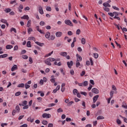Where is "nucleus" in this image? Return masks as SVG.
I'll use <instances>...</instances> for the list:
<instances>
[{"mask_svg":"<svg viewBox=\"0 0 127 127\" xmlns=\"http://www.w3.org/2000/svg\"><path fill=\"white\" fill-rule=\"evenodd\" d=\"M45 64H46V65H48V66H51V65H52L51 64V59H49V58H48L47 60H46L45 61H44Z\"/></svg>","mask_w":127,"mask_h":127,"instance_id":"f257e3e1","label":"nucleus"},{"mask_svg":"<svg viewBox=\"0 0 127 127\" xmlns=\"http://www.w3.org/2000/svg\"><path fill=\"white\" fill-rule=\"evenodd\" d=\"M42 118H46L47 119H50V118H51V115H50V114L44 113L42 115Z\"/></svg>","mask_w":127,"mask_h":127,"instance_id":"f03ea898","label":"nucleus"},{"mask_svg":"<svg viewBox=\"0 0 127 127\" xmlns=\"http://www.w3.org/2000/svg\"><path fill=\"white\" fill-rule=\"evenodd\" d=\"M64 23H65V24H66L67 25L73 26V23H72V22H71L69 19L65 20L64 21Z\"/></svg>","mask_w":127,"mask_h":127,"instance_id":"7ed1b4c3","label":"nucleus"},{"mask_svg":"<svg viewBox=\"0 0 127 127\" xmlns=\"http://www.w3.org/2000/svg\"><path fill=\"white\" fill-rule=\"evenodd\" d=\"M92 93H94V94H99V91L98 90V89L96 88H94L92 89Z\"/></svg>","mask_w":127,"mask_h":127,"instance_id":"20e7f679","label":"nucleus"},{"mask_svg":"<svg viewBox=\"0 0 127 127\" xmlns=\"http://www.w3.org/2000/svg\"><path fill=\"white\" fill-rule=\"evenodd\" d=\"M63 34V33H62V32H57L56 33V36L57 37H61Z\"/></svg>","mask_w":127,"mask_h":127,"instance_id":"39448f33","label":"nucleus"},{"mask_svg":"<svg viewBox=\"0 0 127 127\" xmlns=\"http://www.w3.org/2000/svg\"><path fill=\"white\" fill-rule=\"evenodd\" d=\"M76 56L77 57V61L81 62V61H82V57H81V56H79L78 54H76Z\"/></svg>","mask_w":127,"mask_h":127,"instance_id":"423d86ee","label":"nucleus"},{"mask_svg":"<svg viewBox=\"0 0 127 127\" xmlns=\"http://www.w3.org/2000/svg\"><path fill=\"white\" fill-rule=\"evenodd\" d=\"M67 64L68 65V68H71V66H73V61H71L70 62H67Z\"/></svg>","mask_w":127,"mask_h":127,"instance_id":"0eeeda50","label":"nucleus"},{"mask_svg":"<svg viewBox=\"0 0 127 127\" xmlns=\"http://www.w3.org/2000/svg\"><path fill=\"white\" fill-rule=\"evenodd\" d=\"M17 65L16 64H14L11 68V70L12 71V72H13V71H14V70H17Z\"/></svg>","mask_w":127,"mask_h":127,"instance_id":"6e6552de","label":"nucleus"},{"mask_svg":"<svg viewBox=\"0 0 127 127\" xmlns=\"http://www.w3.org/2000/svg\"><path fill=\"white\" fill-rule=\"evenodd\" d=\"M99 98V95H97L93 97V103H95Z\"/></svg>","mask_w":127,"mask_h":127,"instance_id":"1a4fd4ad","label":"nucleus"},{"mask_svg":"<svg viewBox=\"0 0 127 127\" xmlns=\"http://www.w3.org/2000/svg\"><path fill=\"white\" fill-rule=\"evenodd\" d=\"M39 12L40 13V14H43L44 13L43 8L41 6L39 7Z\"/></svg>","mask_w":127,"mask_h":127,"instance_id":"9d476101","label":"nucleus"},{"mask_svg":"<svg viewBox=\"0 0 127 127\" xmlns=\"http://www.w3.org/2000/svg\"><path fill=\"white\" fill-rule=\"evenodd\" d=\"M45 37L47 39H49L50 37V32H47L45 34Z\"/></svg>","mask_w":127,"mask_h":127,"instance_id":"9b49d317","label":"nucleus"},{"mask_svg":"<svg viewBox=\"0 0 127 127\" xmlns=\"http://www.w3.org/2000/svg\"><path fill=\"white\" fill-rule=\"evenodd\" d=\"M60 55L61 56H63L64 57H66V56H67V52H61L60 53Z\"/></svg>","mask_w":127,"mask_h":127,"instance_id":"f8f14e48","label":"nucleus"},{"mask_svg":"<svg viewBox=\"0 0 127 127\" xmlns=\"http://www.w3.org/2000/svg\"><path fill=\"white\" fill-rule=\"evenodd\" d=\"M21 18H23V19H27V20H28L29 19V17H28V15H25L23 17H21Z\"/></svg>","mask_w":127,"mask_h":127,"instance_id":"ddd939ff","label":"nucleus"},{"mask_svg":"<svg viewBox=\"0 0 127 127\" xmlns=\"http://www.w3.org/2000/svg\"><path fill=\"white\" fill-rule=\"evenodd\" d=\"M36 44H37V45H39V46L42 47L44 45V43H40L39 42H35Z\"/></svg>","mask_w":127,"mask_h":127,"instance_id":"4468645a","label":"nucleus"},{"mask_svg":"<svg viewBox=\"0 0 127 127\" xmlns=\"http://www.w3.org/2000/svg\"><path fill=\"white\" fill-rule=\"evenodd\" d=\"M103 5L105 7H107V6H108V7H111V5H110L109 3H107V2L104 3L103 4Z\"/></svg>","mask_w":127,"mask_h":127,"instance_id":"2eb2a0df","label":"nucleus"},{"mask_svg":"<svg viewBox=\"0 0 127 127\" xmlns=\"http://www.w3.org/2000/svg\"><path fill=\"white\" fill-rule=\"evenodd\" d=\"M8 56V55L5 54L3 55H0V58H5L6 57H7Z\"/></svg>","mask_w":127,"mask_h":127,"instance_id":"dca6fc26","label":"nucleus"},{"mask_svg":"<svg viewBox=\"0 0 127 127\" xmlns=\"http://www.w3.org/2000/svg\"><path fill=\"white\" fill-rule=\"evenodd\" d=\"M16 112L17 113H19V111H20V108H19V106L18 105H17L15 107Z\"/></svg>","mask_w":127,"mask_h":127,"instance_id":"f3484780","label":"nucleus"},{"mask_svg":"<svg viewBox=\"0 0 127 127\" xmlns=\"http://www.w3.org/2000/svg\"><path fill=\"white\" fill-rule=\"evenodd\" d=\"M18 88H24V83H20L18 85Z\"/></svg>","mask_w":127,"mask_h":127,"instance_id":"a211bd4d","label":"nucleus"},{"mask_svg":"<svg viewBox=\"0 0 127 127\" xmlns=\"http://www.w3.org/2000/svg\"><path fill=\"white\" fill-rule=\"evenodd\" d=\"M81 43L82 44L85 45L86 44V39L84 38H82L81 39Z\"/></svg>","mask_w":127,"mask_h":127,"instance_id":"6ab92c4d","label":"nucleus"},{"mask_svg":"<svg viewBox=\"0 0 127 127\" xmlns=\"http://www.w3.org/2000/svg\"><path fill=\"white\" fill-rule=\"evenodd\" d=\"M13 47V46H12V45H7L6 46V49H11V48H12Z\"/></svg>","mask_w":127,"mask_h":127,"instance_id":"aec40b11","label":"nucleus"},{"mask_svg":"<svg viewBox=\"0 0 127 127\" xmlns=\"http://www.w3.org/2000/svg\"><path fill=\"white\" fill-rule=\"evenodd\" d=\"M4 11H5L6 13H8V12H10L11 11V9L6 8L4 10Z\"/></svg>","mask_w":127,"mask_h":127,"instance_id":"412c9836","label":"nucleus"},{"mask_svg":"<svg viewBox=\"0 0 127 127\" xmlns=\"http://www.w3.org/2000/svg\"><path fill=\"white\" fill-rule=\"evenodd\" d=\"M119 117H120V118H122V119H124V122L125 123H126V124H127V119L123 117L122 115H119Z\"/></svg>","mask_w":127,"mask_h":127,"instance_id":"4be33fe9","label":"nucleus"},{"mask_svg":"<svg viewBox=\"0 0 127 127\" xmlns=\"http://www.w3.org/2000/svg\"><path fill=\"white\" fill-rule=\"evenodd\" d=\"M27 47H31V42L29 41L27 42Z\"/></svg>","mask_w":127,"mask_h":127,"instance_id":"5701e85b","label":"nucleus"},{"mask_svg":"<svg viewBox=\"0 0 127 127\" xmlns=\"http://www.w3.org/2000/svg\"><path fill=\"white\" fill-rule=\"evenodd\" d=\"M104 119H105V118L102 116H99L97 118V120H104Z\"/></svg>","mask_w":127,"mask_h":127,"instance_id":"b1692460","label":"nucleus"},{"mask_svg":"<svg viewBox=\"0 0 127 127\" xmlns=\"http://www.w3.org/2000/svg\"><path fill=\"white\" fill-rule=\"evenodd\" d=\"M78 90L76 89H74L73 90V95H76V94L78 93Z\"/></svg>","mask_w":127,"mask_h":127,"instance_id":"393cba45","label":"nucleus"},{"mask_svg":"<svg viewBox=\"0 0 127 127\" xmlns=\"http://www.w3.org/2000/svg\"><path fill=\"white\" fill-rule=\"evenodd\" d=\"M80 65H81V64H80V62L77 61L76 62V67L78 68V67H79V66H80Z\"/></svg>","mask_w":127,"mask_h":127,"instance_id":"a878e982","label":"nucleus"},{"mask_svg":"<svg viewBox=\"0 0 127 127\" xmlns=\"http://www.w3.org/2000/svg\"><path fill=\"white\" fill-rule=\"evenodd\" d=\"M55 7L57 11H59V8H58V4H55Z\"/></svg>","mask_w":127,"mask_h":127,"instance_id":"bb28decb","label":"nucleus"},{"mask_svg":"<svg viewBox=\"0 0 127 127\" xmlns=\"http://www.w3.org/2000/svg\"><path fill=\"white\" fill-rule=\"evenodd\" d=\"M13 31L14 33H16V29L14 28H11L10 29V32H12Z\"/></svg>","mask_w":127,"mask_h":127,"instance_id":"cd10ccee","label":"nucleus"},{"mask_svg":"<svg viewBox=\"0 0 127 127\" xmlns=\"http://www.w3.org/2000/svg\"><path fill=\"white\" fill-rule=\"evenodd\" d=\"M42 124H43V125L46 126L48 124V122H47V121H46V120H44L42 121Z\"/></svg>","mask_w":127,"mask_h":127,"instance_id":"c85d7f7f","label":"nucleus"},{"mask_svg":"<svg viewBox=\"0 0 127 127\" xmlns=\"http://www.w3.org/2000/svg\"><path fill=\"white\" fill-rule=\"evenodd\" d=\"M31 24V20H29L27 22V27H29V26H30Z\"/></svg>","mask_w":127,"mask_h":127,"instance_id":"c756f323","label":"nucleus"},{"mask_svg":"<svg viewBox=\"0 0 127 127\" xmlns=\"http://www.w3.org/2000/svg\"><path fill=\"white\" fill-rule=\"evenodd\" d=\"M21 94V92H20V91L17 92L15 93V96H16V97H18V96H20Z\"/></svg>","mask_w":127,"mask_h":127,"instance_id":"7c9ffc66","label":"nucleus"},{"mask_svg":"<svg viewBox=\"0 0 127 127\" xmlns=\"http://www.w3.org/2000/svg\"><path fill=\"white\" fill-rule=\"evenodd\" d=\"M58 113H63V109L62 108H60L57 110Z\"/></svg>","mask_w":127,"mask_h":127,"instance_id":"2f4dec72","label":"nucleus"},{"mask_svg":"<svg viewBox=\"0 0 127 127\" xmlns=\"http://www.w3.org/2000/svg\"><path fill=\"white\" fill-rule=\"evenodd\" d=\"M93 55H94V58H95V59H97L98 58V57H99V54H98L97 53H94Z\"/></svg>","mask_w":127,"mask_h":127,"instance_id":"473e14b6","label":"nucleus"},{"mask_svg":"<svg viewBox=\"0 0 127 127\" xmlns=\"http://www.w3.org/2000/svg\"><path fill=\"white\" fill-rule=\"evenodd\" d=\"M72 104H74V102L73 101H70L69 102H68L67 104V106L68 107H70V106L72 105Z\"/></svg>","mask_w":127,"mask_h":127,"instance_id":"72a5a7b5","label":"nucleus"},{"mask_svg":"<svg viewBox=\"0 0 127 127\" xmlns=\"http://www.w3.org/2000/svg\"><path fill=\"white\" fill-rule=\"evenodd\" d=\"M89 60L90 61L91 66H93V65H94V62L93 61V59L92 58H90L89 59Z\"/></svg>","mask_w":127,"mask_h":127,"instance_id":"f704fd0d","label":"nucleus"},{"mask_svg":"<svg viewBox=\"0 0 127 127\" xmlns=\"http://www.w3.org/2000/svg\"><path fill=\"white\" fill-rule=\"evenodd\" d=\"M121 29L122 30V31H123V33H125V31L126 32H127V28H125L124 27L123 28L122 27H121Z\"/></svg>","mask_w":127,"mask_h":127,"instance_id":"c9c22d12","label":"nucleus"},{"mask_svg":"<svg viewBox=\"0 0 127 127\" xmlns=\"http://www.w3.org/2000/svg\"><path fill=\"white\" fill-rule=\"evenodd\" d=\"M25 89H29L30 88V85L27 84V83H25Z\"/></svg>","mask_w":127,"mask_h":127,"instance_id":"e433bc0d","label":"nucleus"},{"mask_svg":"<svg viewBox=\"0 0 127 127\" xmlns=\"http://www.w3.org/2000/svg\"><path fill=\"white\" fill-rule=\"evenodd\" d=\"M26 105H27V101L25 100L23 102V104H22V106H26Z\"/></svg>","mask_w":127,"mask_h":127,"instance_id":"4c0bfd02","label":"nucleus"},{"mask_svg":"<svg viewBox=\"0 0 127 127\" xmlns=\"http://www.w3.org/2000/svg\"><path fill=\"white\" fill-rule=\"evenodd\" d=\"M22 58H23V59H28V56H27V55H23Z\"/></svg>","mask_w":127,"mask_h":127,"instance_id":"58836bf2","label":"nucleus"},{"mask_svg":"<svg viewBox=\"0 0 127 127\" xmlns=\"http://www.w3.org/2000/svg\"><path fill=\"white\" fill-rule=\"evenodd\" d=\"M55 105H56L55 103H51V104H49L48 107L49 108H51L52 107H54V106H55Z\"/></svg>","mask_w":127,"mask_h":127,"instance_id":"ea45409f","label":"nucleus"},{"mask_svg":"<svg viewBox=\"0 0 127 127\" xmlns=\"http://www.w3.org/2000/svg\"><path fill=\"white\" fill-rule=\"evenodd\" d=\"M80 33H81V30L78 29L76 30V34H77V35H79V34H80Z\"/></svg>","mask_w":127,"mask_h":127,"instance_id":"a19ab883","label":"nucleus"},{"mask_svg":"<svg viewBox=\"0 0 127 127\" xmlns=\"http://www.w3.org/2000/svg\"><path fill=\"white\" fill-rule=\"evenodd\" d=\"M83 86L84 87H86V86H88V81H85L84 82H83Z\"/></svg>","mask_w":127,"mask_h":127,"instance_id":"79ce46f5","label":"nucleus"},{"mask_svg":"<svg viewBox=\"0 0 127 127\" xmlns=\"http://www.w3.org/2000/svg\"><path fill=\"white\" fill-rule=\"evenodd\" d=\"M44 24H45V22H44V21H41L40 22V25H41V26H43V25H44Z\"/></svg>","mask_w":127,"mask_h":127,"instance_id":"37998d69","label":"nucleus"},{"mask_svg":"<svg viewBox=\"0 0 127 127\" xmlns=\"http://www.w3.org/2000/svg\"><path fill=\"white\" fill-rule=\"evenodd\" d=\"M104 10H105V11H107L108 12L110 11V8H109L108 7H104Z\"/></svg>","mask_w":127,"mask_h":127,"instance_id":"c03bdc74","label":"nucleus"},{"mask_svg":"<svg viewBox=\"0 0 127 127\" xmlns=\"http://www.w3.org/2000/svg\"><path fill=\"white\" fill-rule=\"evenodd\" d=\"M113 96H114V91H111V92H110V98H113Z\"/></svg>","mask_w":127,"mask_h":127,"instance_id":"a18cd8bd","label":"nucleus"},{"mask_svg":"<svg viewBox=\"0 0 127 127\" xmlns=\"http://www.w3.org/2000/svg\"><path fill=\"white\" fill-rule=\"evenodd\" d=\"M52 9L50 6L47 7L46 8V10H47V11H51Z\"/></svg>","mask_w":127,"mask_h":127,"instance_id":"49530a36","label":"nucleus"},{"mask_svg":"<svg viewBox=\"0 0 127 127\" xmlns=\"http://www.w3.org/2000/svg\"><path fill=\"white\" fill-rule=\"evenodd\" d=\"M108 14L109 15H110V16H111V17H114V13L109 12L108 13Z\"/></svg>","mask_w":127,"mask_h":127,"instance_id":"de8ad7c7","label":"nucleus"},{"mask_svg":"<svg viewBox=\"0 0 127 127\" xmlns=\"http://www.w3.org/2000/svg\"><path fill=\"white\" fill-rule=\"evenodd\" d=\"M32 29L31 28H29L28 30V33H29V34H30V32H32Z\"/></svg>","mask_w":127,"mask_h":127,"instance_id":"09e8293b","label":"nucleus"},{"mask_svg":"<svg viewBox=\"0 0 127 127\" xmlns=\"http://www.w3.org/2000/svg\"><path fill=\"white\" fill-rule=\"evenodd\" d=\"M1 22H2V23H6L7 21H6V20L4 19H2L1 20Z\"/></svg>","mask_w":127,"mask_h":127,"instance_id":"8fccbe9b","label":"nucleus"},{"mask_svg":"<svg viewBox=\"0 0 127 127\" xmlns=\"http://www.w3.org/2000/svg\"><path fill=\"white\" fill-rule=\"evenodd\" d=\"M112 89L114 90V91H117V87H116V86L115 85H112Z\"/></svg>","mask_w":127,"mask_h":127,"instance_id":"3c124183","label":"nucleus"},{"mask_svg":"<svg viewBox=\"0 0 127 127\" xmlns=\"http://www.w3.org/2000/svg\"><path fill=\"white\" fill-rule=\"evenodd\" d=\"M85 74H86V72H85V71L83 70L80 73V76H84V75H85Z\"/></svg>","mask_w":127,"mask_h":127,"instance_id":"603ef678","label":"nucleus"},{"mask_svg":"<svg viewBox=\"0 0 127 127\" xmlns=\"http://www.w3.org/2000/svg\"><path fill=\"white\" fill-rule=\"evenodd\" d=\"M113 8H114V9H116V10H120V8H119V7H117V6H113Z\"/></svg>","mask_w":127,"mask_h":127,"instance_id":"864d4df0","label":"nucleus"},{"mask_svg":"<svg viewBox=\"0 0 127 127\" xmlns=\"http://www.w3.org/2000/svg\"><path fill=\"white\" fill-rule=\"evenodd\" d=\"M23 118H24V115H21V116H20L18 118V120L19 121H20V120H22V119Z\"/></svg>","mask_w":127,"mask_h":127,"instance_id":"5fc2aeb1","label":"nucleus"},{"mask_svg":"<svg viewBox=\"0 0 127 127\" xmlns=\"http://www.w3.org/2000/svg\"><path fill=\"white\" fill-rule=\"evenodd\" d=\"M113 13L115 16H118L120 14V13L117 12H113Z\"/></svg>","mask_w":127,"mask_h":127,"instance_id":"6e6d98bb","label":"nucleus"},{"mask_svg":"<svg viewBox=\"0 0 127 127\" xmlns=\"http://www.w3.org/2000/svg\"><path fill=\"white\" fill-rule=\"evenodd\" d=\"M117 123L118 124V125H121V124L122 123L121 121L120 120V119H117Z\"/></svg>","mask_w":127,"mask_h":127,"instance_id":"4d7b16f0","label":"nucleus"},{"mask_svg":"<svg viewBox=\"0 0 127 127\" xmlns=\"http://www.w3.org/2000/svg\"><path fill=\"white\" fill-rule=\"evenodd\" d=\"M18 50V46L17 45L15 46L14 47V51H15V50Z\"/></svg>","mask_w":127,"mask_h":127,"instance_id":"13d9d810","label":"nucleus"},{"mask_svg":"<svg viewBox=\"0 0 127 127\" xmlns=\"http://www.w3.org/2000/svg\"><path fill=\"white\" fill-rule=\"evenodd\" d=\"M54 39H55V36L51 35V40H54Z\"/></svg>","mask_w":127,"mask_h":127,"instance_id":"bf43d9fd","label":"nucleus"},{"mask_svg":"<svg viewBox=\"0 0 127 127\" xmlns=\"http://www.w3.org/2000/svg\"><path fill=\"white\" fill-rule=\"evenodd\" d=\"M80 94H81V95H83L84 96H87V93L85 92H81Z\"/></svg>","mask_w":127,"mask_h":127,"instance_id":"052dcab7","label":"nucleus"},{"mask_svg":"<svg viewBox=\"0 0 127 127\" xmlns=\"http://www.w3.org/2000/svg\"><path fill=\"white\" fill-rule=\"evenodd\" d=\"M71 121H72V120L71 119V118H66V122H71Z\"/></svg>","mask_w":127,"mask_h":127,"instance_id":"680f3d73","label":"nucleus"},{"mask_svg":"<svg viewBox=\"0 0 127 127\" xmlns=\"http://www.w3.org/2000/svg\"><path fill=\"white\" fill-rule=\"evenodd\" d=\"M28 108V105H25V106L23 107V110H26Z\"/></svg>","mask_w":127,"mask_h":127,"instance_id":"e2e57ef3","label":"nucleus"},{"mask_svg":"<svg viewBox=\"0 0 127 127\" xmlns=\"http://www.w3.org/2000/svg\"><path fill=\"white\" fill-rule=\"evenodd\" d=\"M70 74H71L72 75H74V70H73V69L70 70Z\"/></svg>","mask_w":127,"mask_h":127,"instance_id":"0e129e2a","label":"nucleus"},{"mask_svg":"<svg viewBox=\"0 0 127 127\" xmlns=\"http://www.w3.org/2000/svg\"><path fill=\"white\" fill-rule=\"evenodd\" d=\"M50 81L52 83H54L55 82V78H52L50 79Z\"/></svg>","mask_w":127,"mask_h":127,"instance_id":"69168bd1","label":"nucleus"},{"mask_svg":"<svg viewBox=\"0 0 127 127\" xmlns=\"http://www.w3.org/2000/svg\"><path fill=\"white\" fill-rule=\"evenodd\" d=\"M48 127H53V124L51 123L49 124Z\"/></svg>","mask_w":127,"mask_h":127,"instance_id":"338daca9","label":"nucleus"},{"mask_svg":"<svg viewBox=\"0 0 127 127\" xmlns=\"http://www.w3.org/2000/svg\"><path fill=\"white\" fill-rule=\"evenodd\" d=\"M20 127H27V124H24L20 126Z\"/></svg>","mask_w":127,"mask_h":127,"instance_id":"774afa93","label":"nucleus"}]
</instances>
